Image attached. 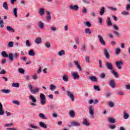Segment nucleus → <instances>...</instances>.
Instances as JSON below:
<instances>
[{"mask_svg": "<svg viewBox=\"0 0 130 130\" xmlns=\"http://www.w3.org/2000/svg\"><path fill=\"white\" fill-rule=\"evenodd\" d=\"M9 58L10 61H13L14 59H18L19 58V54L17 53H14L13 54L10 53L9 54Z\"/></svg>", "mask_w": 130, "mask_h": 130, "instance_id": "obj_1", "label": "nucleus"}, {"mask_svg": "<svg viewBox=\"0 0 130 130\" xmlns=\"http://www.w3.org/2000/svg\"><path fill=\"white\" fill-rule=\"evenodd\" d=\"M40 103L42 105H44L46 103V97L43 93H41L40 95Z\"/></svg>", "mask_w": 130, "mask_h": 130, "instance_id": "obj_2", "label": "nucleus"}, {"mask_svg": "<svg viewBox=\"0 0 130 130\" xmlns=\"http://www.w3.org/2000/svg\"><path fill=\"white\" fill-rule=\"evenodd\" d=\"M98 38H99V42L101 44L103 45V46H105V45H106V43L105 42L104 39H103L102 36L99 35L98 36Z\"/></svg>", "mask_w": 130, "mask_h": 130, "instance_id": "obj_3", "label": "nucleus"}, {"mask_svg": "<svg viewBox=\"0 0 130 130\" xmlns=\"http://www.w3.org/2000/svg\"><path fill=\"white\" fill-rule=\"evenodd\" d=\"M89 109V113L90 115V118H95V117H94V108H93V107L89 106L88 107Z\"/></svg>", "mask_w": 130, "mask_h": 130, "instance_id": "obj_4", "label": "nucleus"}, {"mask_svg": "<svg viewBox=\"0 0 130 130\" xmlns=\"http://www.w3.org/2000/svg\"><path fill=\"white\" fill-rule=\"evenodd\" d=\"M67 96L70 98L71 101L74 102L75 101V95H74V93L70 91H67Z\"/></svg>", "mask_w": 130, "mask_h": 130, "instance_id": "obj_5", "label": "nucleus"}, {"mask_svg": "<svg viewBox=\"0 0 130 130\" xmlns=\"http://www.w3.org/2000/svg\"><path fill=\"white\" fill-rule=\"evenodd\" d=\"M123 64V62L122 61H118L116 62V66L118 69V70H121L122 69V67L121 66Z\"/></svg>", "mask_w": 130, "mask_h": 130, "instance_id": "obj_6", "label": "nucleus"}, {"mask_svg": "<svg viewBox=\"0 0 130 130\" xmlns=\"http://www.w3.org/2000/svg\"><path fill=\"white\" fill-rule=\"evenodd\" d=\"M106 68L108 70H110V71H112L113 70V66L112 63L109 62H107L106 63Z\"/></svg>", "mask_w": 130, "mask_h": 130, "instance_id": "obj_7", "label": "nucleus"}, {"mask_svg": "<svg viewBox=\"0 0 130 130\" xmlns=\"http://www.w3.org/2000/svg\"><path fill=\"white\" fill-rule=\"evenodd\" d=\"M74 63L76 66L77 68L80 72L82 71V67H81V65L80 64V62H79V61L75 60L74 61Z\"/></svg>", "mask_w": 130, "mask_h": 130, "instance_id": "obj_8", "label": "nucleus"}, {"mask_svg": "<svg viewBox=\"0 0 130 130\" xmlns=\"http://www.w3.org/2000/svg\"><path fill=\"white\" fill-rule=\"evenodd\" d=\"M69 8L72 11H79V6L77 5H70Z\"/></svg>", "mask_w": 130, "mask_h": 130, "instance_id": "obj_9", "label": "nucleus"}, {"mask_svg": "<svg viewBox=\"0 0 130 130\" xmlns=\"http://www.w3.org/2000/svg\"><path fill=\"white\" fill-rule=\"evenodd\" d=\"M46 20L47 22H50L51 21V14L48 11H47Z\"/></svg>", "mask_w": 130, "mask_h": 130, "instance_id": "obj_10", "label": "nucleus"}, {"mask_svg": "<svg viewBox=\"0 0 130 130\" xmlns=\"http://www.w3.org/2000/svg\"><path fill=\"white\" fill-rule=\"evenodd\" d=\"M35 42L36 44H41L42 43V39L40 37L37 38Z\"/></svg>", "mask_w": 130, "mask_h": 130, "instance_id": "obj_11", "label": "nucleus"}, {"mask_svg": "<svg viewBox=\"0 0 130 130\" xmlns=\"http://www.w3.org/2000/svg\"><path fill=\"white\" fill-rule=\"evenodd\" d=\"M109 85L111 88H113L115 87V82L113 80H111L109 81Z\"/></svg>", "mask_w": 130, "mask_h": 130, "instance_id": "obj_12", "label": "nucleus"}, {"mask_svg": "<svg viewBox=\"0 0 130 130\" xmlns=\"http://www.w3.org/2000/svg\"><path fill=\"white\" fill-rule=\"evenodd\" d=\"M82 123L84 125H85L86 126H89V125H90V123L88 122V119L86 118L83 119Z\"/></svg>", "mask_w": 130, "mask_h": 130, "instance_id": "obj_13", "label": "nucleus"}, {"mask_svg": "<svg viewBox=\"0 0 130 130\" xmlns=\"http://www.w3.org/2000/svg\"><path fill=\"white\" fill-rule=\"evenodd\" d=\"M5 114V111H4V108H3V104L0 103V115H4Z\"/></svg>", "mask_w": 130, "mask_h": 130, "instance_id": "obj_14", "label": "nucleus"}, {"mask_svg": "<svg viewBox=\"0 0 130 130\" xmlns=\"http://www.w3.org/2000/svg\"><path fill=\"white\" fill-rule=\"evenodd\" d=\"M72 76L73 77V79L74 80H77L80 78V76H79V74H78V73L74 72L72 74Z\"/></svg>", "mask_w": 130, "mask_h": 130, "instance_id": "obj_15", "label": "nucleus"}, {"mask_svg": "<svg viewBox=\"0 0 130 130\" xmlns=\"http://www.w3.org/2000/svg\"><path fill=\"white\" fill-rule=\"evenodd\" d=\"M108 121L110 123H115V119L114 118L109 117L108 118Z\"/></svg>", "mask_w": 130, "mask_h": 130, "instance_id": "obj_16", "label": "nucleus"}, {"mask_svg": "<svg viewBox=\"0 0 130 130\" xmlns=\"http://www.w3.org/2000/svg\"><path fill=\"white\" fill-rule=\"evenodd\" d=\"M40 89L38 87H36L34 89L30 90L31 93L35 94V93H39Z\"/></svg>", "mask_w": 130, "mask_h": 130, "instance_id": "obj_17", "label": "nucleus"}, {"mask_svg": "<svg viewBox=\"0 0 130 130\" xmlns=\"http://www.w3.org/2000/svg\"><path fill=\"white\" fill-rule=\"evenodd\" d=\"M13 14L15 18H18V8H14L13 9Z\"/></svg>", "mask_w": 130, "mask_h": 130, "instance_id": "obj_18", "label": "nucleus"}, {"mask_svg": "<svg viewBox=\"0 0 130 130\" xmlns=\"http://www.w3.org/2000/svg\"><path fill=\"white\" fill-rule=\"evenodd\" d=\"M104 54L106 58L109 59V57H110V56L109 55V53H108V50H107V49H104Z\"/></svg>", "mask_w": 130, "mask_h": 130, "instance_id": "obj_19", "label": "nucleus"}, {"mask_svg": "<svg viewBox=\"0 0 130 130\" xmlns=\"http://www.w3.org/2000/svg\"><path fill=\"white\" fill-rule=\"evenodd\" d=\"M6 28L8 32H11L12 33H14L15 32V29H14V28H12V27L10 26H7L6 27Z\"/></svg>", "mask_w": 130, "mask_h": 130, "instance_id": "obj_20", "label": "nucleus"}, {"mask_svg": "<svg viewBox=\"0 0 130 130\" xmlns=\"http://www.w3.org/2000/svg\"><path fill=\"white\" fill-rule=\"evenodd\" d=\"M39 125L40 126H41V127H43V128H47V125L45 123H44L43 122H40Z\"/></svg>", "mask_w": 130, "mask_h": 130, "instance_id": "obj_21", "label": "nucleus"}, {"mask_svg": "<svg viewBox=\"0 0 130 130\" xmlns=\"http://www.w3.org/2000/svg\"><path fill=\"white\" fill-rule=\"evenodd\" d=\"M104 13H105V7H103L101 8L100 11V15H101V16H103V15H104Z\"/></svg>", "mask_w": 130, "mask_h": 130, "instance_id": "obj_22", "label": "nucleus"}, {"mask_svg": "<svg viewBox=\"0 0 130 130\" xmlns=\"http://www.w3.org/2000/svg\"><path fill=\"white\" fill-rule=\"evenodd\" d=\"M1 92L4 94H9V93H11V90L3 89L1 90Z\"/></svg>", "mask_w": 130, "mask_h": 130, "instance_id": "obj_23", "label": "nucleus"}, {"mask_svg": "<svg viewBox=\"0 0 130 130\" xmlns=\"http://www.w3.org/2000/svg\"><path fill=\"white\" fill-rule=\"evenodd\" d=\"M28 55L30 56H34V55H35V52H34V50H30L28 51Z\"/></svg>", "mask_w": 130, "mask_h": 130, "instance_id": "obj_24", "label": "nucleus"}, {"mask_svg": "<svg viewBox=\"0 0 130 130\" xmlns=\"http://www.w3.org/2000/svg\"><path fill=\"white\" fill-rule=\"evenodd\" d=\"M71 125H74V126H80V123L77 121H72L71 123Z\"/></svg>", "mask_w": 130, "mask_h": 130, "instance_id": "obj_25", "label": "nucleus"}, {"mask_svg": "<svg viewBox=\"0 0 130 130\" xmlns=\"http://www.w3.org/2000/svg\"><path fill=\"white\" fill-rule=\"evenodd\" d=\"M28 98L30 100H31L32 102L36 103V99L33 95H30Z\"/></svg>", "mask_w": 130, "mask_h": 130, "instance_id": "obj_26", "label": "nucleus"}, {"mask_svg": "<svg viewBox=\"0 0 130 130\" xmlns=\"http://www.w3.org/2000/svg\"><path fill=\"white\" fill-rule=\"evenodd\" d=\"M88 79L91 80L92 82H97L98 81L97 78L95 76H90Z\"/></svg>", "mask_w": 130, "mask_h": 130, "instance_id": "obj_27", "label": "nucleus"}, {"mask_svg": "<svg viewBox=\"0 0 130 130\" xmlns=\"http://www.w3.org/2000/svg\"><path fill=\"white\" fill-rule=\"evenodd\" d=\"M62 80L64 82H68L69 81V76L64 75L62 76Z\"/></svg>", "mask_w": 130, "mask_h": 130, "instance_id": "obj_28", "label": "nucleus"}, {"mask_svg": "<svg viewBox=\"0 0 130 130\" xmlns=\"http://www.w3.org/2000/svg\"><path fill=\"white\" fill-rule=\"evenodd\" d=\"M107 24L108 26H112V22H111V20L110 17H108L107 18Z\"/></svg>", "mask_w": 130, "mask_h": 130, "instance_id": "obj_29", "label": "nucleus"}, {"mask_svg": "<svg viewBox=\"0 0 130 130\" xmlns=\"http://www.w3.org/2000/svg\"><path fill=\"white\" fill-rule=\"evenodd\" d=\"M49 87L50 90H51V91H54V90L56 89V86L54 84H50Z\"/></svg>", "mask_w": 130, "mask_h": 130, "instance_id": "obj_30", "label": "nucleus"}, {"mask_svg": "<svg viewBox=\"0 0 130 130\" xmlns=\"http://www.w3.org/2000/svg\"><path fill=\"white\" fill-rule=\"evenodd\" d=\"M85 34H89V35H91L92 34V31L90 28H86L85 29Z\"/></svg>", "mask_w": 130, "mask_h": 130, "instance_id": "obj_31", "label": "nucleus"}, {"mask_svg": "<svg viewBox=\"0 0 130 130\" xmlns=\"http://www.w3.org/2000/svg\"><path fill=\"white\" fill-rule=\"evenodd\" d=\"M111 73L112 74V75H113V76H114V77H115V78H118V74H117V72H115V71L113 70H112Z\"/></svg>", "mask_w": 130, "mask_h": 130, "instance_id": "obj_32", "label": "nucleus"}, {"mask_svg": "<svg viewBox=\"0 0 130 130\" xmlns=\"http://www.w3.org/2000/svg\"><path fill=\"white\" fill-rule=\"evenodd\" d=\"M38 26L39 28H40V29L42 30V29L44 28V23H43V22H40L38 24Z\"/></svg>", "mask_w": 130, "mask_h": 130, "instance_id": "obj_33", "label": "nucleus"}, {"mask_svg": "<svg viewBox=\"0 0 130 130\" xmlns=\"http://www.w3.org/2000/svg\"><path fill=\"white\" fill-rule=\"evenodd\" d=\"M58 54L59 56H62V55H64V54H66V52L64 50H62L58 52Z\"/></svg>", "mask_w": 130, "mask_h": 130, "instance_id": "obj_34", "label": "nucleus"}, {"mask_svg": "<svg viewBox=\"0 0 130 130\" xmlns=\"http://www.w3.org/2000/svg\"><path fill=\"white\" fill-rule=\"evenodd\" d=\"M3 8L5 10H9V6H8V3L6 2L3 3Z\"/></svg>", "mask_w": 130, "mask_h": 130, "instance_id": "obj_35", "label": "nucleus"}, {"mask_svg": "<svg viewBox=\"0 0 130 130\" xmlns=\"http://www.w3.org/2000/svg\"><path fill=\"white\" fill-rule=\"evenodd\" d=\"M44 9L43 8H40V11H39V14L40 16H43L44 15Z\"/></svg>", "mask_w": 130, "mask_h": 130, "instance_id": "obj_36", "label": "nucleus"}, {"mask_svg": "<svg viewBox=\"0 0 130 130\" xmlns=\"http://www.w3.org/2000/svg\"><path fill=\"white\" fill-rule=\"evenodd\" d=\"M124 115H123V118L124 119H127L128 117H129V115L125 112V111L124 112Z\"/></svg>", "mask_w": 130, "mask_h": 130, "instance_id": "obj_37", "label": "nucleus"}, {"mask_svg": "<svg viewBox=\"0 0 130 130\" xmlns=\"http://www.w3.org/2000/svg\"><path fill=\"white\" fill-rule=\"evenodd\" d=\"M2 55L3 56V57H9V55H8V54H7L5 51L2 52Z\"/></svg>", "mask_w": 130, "mask_h": 130, "instance_id": "obj_38", "label": "nucleus"}, {"mask_svg": "<svg viewBox=\"0 0 130 130\" xmlns=\"http://www.w3.org/2000/svg\"><path fill=\"white\" fill-rule=\"evenodd\" d=\"M69 115L71 117H75V111L72 110L69 112Z\"/></svg>", "mask_w": 130, "mask_h": 130, "instance_id": "obj_39", "label": "nucleus"}, {"mask_svg": "<svg viewBox=\"0 0 130 130\" xmlns=\"http://www.w3.org/2000/svg\"><path fill=\"white\" fill-rule=\"evenodd\" d=\"M12 86L15 87V88H19V87H20V84H19L18 83H13Z\"/></svg>", "mask_w": 130, "mask_h": 130, "instance_id": "obj_40", "label": "nucleus"}, {"mask_svg": "<svg viewBox=\"0 0 130 130\" xmlns=\"http://www.w3.org/2000/svg\"><path fill=\"white\" fill-rule=\"evenodd\" d=\"M121 14L123 16H128V15H129V13H128V12L125 11L122 12Z\"/></svg>", "mask_w": 130, "mask_h": 130, "instance_id": "obj_41", "label": "nucleus"}, {"mask_svg": "<svg viewBox=\"0 0 130 130\" xmlns=\"http://www.w3.org/2000/svg\"><path fill=\"white\" fill-rule=\"evenodd\" d=\"M18 72H19V73H20V74H21L22 75L25 74V70H24V69H23L22 68H19L18 69Z\"/></svg>", "mask_w": 130, "mask_h": 130, "instance_id": "obj_42", "label": "nucleus"}, {"mask_svg": "<svg viewBox=\"0 0 130 130\" xmlns=\"http://www.w3.org/2000/svg\"><path fill=\"white\" fill-rule=\"evenodd\" d=\"M39 117L42 118V119H46V117L45 116V115H44V114H42V113H40L39 114Z\"/></svg>", "mask_w": 130, "mask_h": 130, "instance_id": "obj_43", "label": "nucleus"}, {"mask_svg": "<svg viewBox=\"0 0 130 130\" xmlns=\"http://www.w3.org/2000/svg\"><path fill=\"white\" fill-rule=\"evenodd\" d=\"M115 53L116 55H119V54L120 53V49L117 48L115 49Z\"/></svg>", "mask_w": 130, "mask_h": 130, "instance_id": "obj_44", "label": "nucleus"}, {"mask_svg": "<svg viewBox=\"0 0 130 130\" xmlns=\"http://www.w3.org/2000/svg\"><path fill=\"white\" fill-rule=\"evenodd\" d=\"M29 126L31 127V128H34V129H37L38 128V126H35L32 124H29Z\"/></svg>", "mask_w": 130, "mask_h": 130, "instance_id": "obj_45", "label": "nucleus"}, {"mask_svg": "<svg viewBox=\"0 0 130 130\" xmlns=\"http://www.w3.org/2000/svg\"><path fill=\"white\" fill-rule=\"evenodd\" d=\"M87 12H88V10L86 7H83L82 9V13L83 14H87Z\"/></svg>", "mask_w": 130, "mask_h": 130, "instance_id": "obj_46", "label": "nucleus"}, {"mask_svg": "<svg viewBox=\"0 0 130 130\" xmlns=\"http://www.w3.org/2000/svg\"><path fill=\"white\" fill-rule=\"evenodd\" d=\"M8 46L9 47L12 48L14 46V42H9L8 44Z\"/></svg>", "mask_w": 130, "mask_h": 130, "instance_id": "obj_47", "label": "nucleus"}, {"mask_svg": "<svg viewBox=\"0 0 130 130\" xmlns=\"http://www.w3.org/2000/svg\"><path fill=\"white\" fill-rule=\"evenodd\" d=\"M109 9L111 10V11H112L113 12H116V11H117V8L112 7H109Z\"/></svg>", "mask_w": 130, "mask_h": 130, "instance_id": "obj_48", "label": "nucleus"}, {"mask_svg": "<svg viewBox=\"0 0 130 130\" xmlns=\"http://www.w3.org/2000/svg\"><path fill=\"white\" fill-rule=\"evenodd\" d=\"M84 24L86 26H87V27H91V23H90V22L89 21H86L84 22Z\"/></svg>", "mask_w": 130, "mask_h": 130, "instance_id": "obj_49", "label": "nucleus"}, {"mask_svg": "<svg viewBox=\"0 0 130 130\" xmlns=\"http://www.w3.org/2000/svg\"><path fill=\"white\" fill-rule=\"evenodd\" d=\"M25 44L27 47H30V46H31V44H30V41L29 40L26 41Z\"/></svg>", "mask_w": 130, "mask_h": 130, "instance_id": "obj_50", "label": "nucleus"}, {"mask_svg": "<svg viewBox=\"0 0 130 130\" xmlns=\"http://www.w3.org/2000/svg\"><path fill=\"white\" fill-rule=\"evenodd\" d=\"M93 88L94 90H96V91H101L100 87L97 85H94Z\"/></svg>", "mask_w": 130, "mask_h": 130, "instance_id": "obj_51", "label": "nucleus"}, {"mask_svg": "<svg viewBox=\"0 0 130 130\" xmlns=\"http://www.w3.org/2000/svg\"><path fill=\"white\" fill-rule=\"evenodd\" d=\"M82 51L86 52V45L85 44L82 45Z\"/></svg>", "mask_w": 130, "mask_h": 130, "instance_id": "obj_52", "label": "nucleus"}, {"mask_svg": "<svg viewBox=\"0 0 130 130\" xmlns=\"http://www.w3.org/2000/svg\"><path fill=\"white\" fill-rule=\"evenodd\" d=\"M83 3L85 4V5H90V2L89 0H82Z\"/></svg>", "mask_w": 130, "mask_h": 130, "instance_id": "obj_53", "label": "nucleus"}, {"mask_svg": "<svg viewBox=\"0 0 130 130\" xmlns=\"http://www.w3.org/2000/svg\"><path fill=\"white\" fill-rule=\"evenodd\" d=\"M85 61L86 62H90V56H85Z\"/></svg>", "mask_w": 130, "mask_h": 130, "instance_id": "obj_54", "label": "nucleus"}, {"mask_svg": "<svg viewBox=\"0 0 130 130\" xmlns=\"http://www.w3.org/2000/svg\"><path fill=\"white\" fill-rule=\"evenodd\" d=\"M0 27H1V28H4V20H0Z\"/></svg>", "mask_w": 130, "mask_h": 130, "instance_id": "obj_55", "label": "nucleus"}, {"mask_svg": "<svg viewBox=\"0 0 130 130\" xmlns=\"http://www.w3.org/2000/svg\"><path fill=\"white\" fill-rule=\"evenodd\" d=\"M90 15L92 17H96V16H97V13H95L94 11H92L91 12Z\"/></svg>", "mask_w": 130, "mask_h": 130, "instance_id": "obj_56", "label": "nucleus"}, {"mask_svg": "<svg viewBox=\"0 0 130 130\" xmlns=\"http://www.w3.org/2000/svg\"><path fill=\"white\" fill-rule=\"evenodd\" d=\"M12 103L15 104L16 105H20V102L18 101H12Z\"/></svg>", "mask_w": 130, "mask_h": 130, "instance_id": "obj_57", "label": "nucleus"}, {"mask_svg": "<svg viewBox=\"0 0 130 130\" xmlns=\"http://www.w3.org/2000/svg\"><path fill=\"white\" fill-rule=\"evenodd\" d=\"M45 45L47 48H49V47H50V44L48 42L45 43Z\"/></svg>", "mask_w": 130, "mask_h": 130, "instance_id": "obj_58", "label": "nucleus"}, {"mask_svg": "<svg viewBox=\"0 0 130 130\" xmlns=\"http://www.w3.org/2000/svg\"><path fill=\"white\" fill-rule=\"evenodd\" d=\"M109 127L111 129H114L115 128V125H110L109 126Z\"/></svg>", "mask_w": 130, "mask_h": 130, "instance_id": "obj_59", "label": "nucleus"}, {"mask_svg": "<svg viewBox=\"0 0 130 130\" xmlns=\"http://www.w3.org/2000/svg\"><path fill=\"white\" fill-rule=\"evenodd\" d=\"M113 33L115 34V35H116V36H117L118 37H119V32L114 30L113 31Z\"/></svg>", "mask_w": 130, "mask_h": 130, "instance_id": "obj_60", "label": "nucleus"}, {"mask_svg": "<svg viewBox=\"0 0 130 130\" xmlns=\"http://www.w3.org/2000/svg\"><path fill=\"white\" fill-rule=\"evenodd\" d=\"M118 95H120L121 96H123V95H124V92L123 91H120L118 93Z\"/></svg>", "mask_w": 130, "mask_h": 130, "instance_id": "obj_61", "label": "nucleus"}, {"mask_svg": "<svg viewBox=\"0 0 130 130\" xmlns=\"http://www.w3.org/2000/svg\"><path fill=\"white\" fill-rule=\"evenodd\" d=\"M50 29H51V31H56V27H50Z\"/></svg>", "mask_w": 130, "mask_h": 130, "instance_id": "obj_62", "label": "nucleus"}, {"mask_svg": "<svg viewBox=\"0 0 130 130\" xmlns=\"http://www.w3.org/2000/svg\"><path fill=\"white\" fill-rule=\"evenodd\" d=\"M126 11H129L130 10V4L126 6Z\"/></svg>", "mask_w": 130, "mask_h": 130, "instance_id": "obj_63", "label": "nucleus"}, {"mask_svg": "<svg viewBox=\"0 0 130 130\" xmlns=\"http://www.w3.org/2000/svg\"><path fill=\"white\" fill-rule=\"evenodd\" d=\"M6 129L7 130H17V129L16 128H14V127H12V128H7Z\"/></svg>", "mask_w": 130, "mask_h": 130, "instance_id": "obj_64", "label": "nucleus"}]
</instances>
